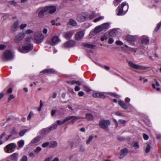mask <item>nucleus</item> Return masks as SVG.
<instances>
[{"label": "nucleus", "instance_id": "nucleus-1", "mask_svg": "<svg viewBox=\"0 0 161 161\" xmlns=\"http://www.w3.org/2000/svg\"><path fill=\"white\" fill-rule=\"evenodd\" d=\"M128 9V5L126 2H123L120 7H118L116 10L117 15H124L127 11Z\"/></svg>", "mask_w": 161, "mask_h": 161}, {"label": "nucleus", "instance_id": "nucleus-2", "mask_svg": "<svg viewBox=\"0 0 161 161\" xmlns=\"http://www.w3.org/2000/svg\"><path fill=\"white\" fill-rule=\"evenodd\" d=\"M33 48L32 45L28 43H25L22 46V48L19 47L18 48V50L21 53H26L31 51Z\"/></svg>", "mask_w": 161, "mask_h": 161}, {"label": "nucleus", "instance_id": "nucleus-3", "mask_svg": "<svg viewBox=\"0 0 161 161\" xmlns=\"http://www.w3.org/2000/svg\"><path fill=\"white\" fill-rule=\"evenodd\" d=\"M14 57V54L9 50H6L2 56V59L4 61L11 60Z\"/></svg>", "mask_w": 161, "mask_h": 161}, {"label": "nucleus", "instance_id": "nucleus-4", "mask_svg": "<svg viewBox=\"0 0 161 161\" xmlns=\"http://www.w3.org/2000/svg\"><path fill=\"white\" fill-rule=\"evenodd\" d=\"M34 37L35 40V42L36 44L40 43L43 41V36L41 31H37L35 32Z\"/></svg>", "mask_w": 161, "mask_h": 161}, {"label": "nucleus", "instance_id": "nucleus-5", "mask_svg": "<svg viewBox=\"0 0 161 161\" xmlns=\"http://www.w3.org/2000/svg\"><path fill=\"white\" fill-rule=\"evenodd\" d=\"M16 147V144L15 143H11L6 146L4 150L6 153H10L14 151Z\"/></svg>", "mask_w": 161, "mask_h": 161}, {"label": "nucleus", "instance_id": "nucleus-6", "mask_svg": "<svg viewBox=\"0 0 161 161\" xmlns=\"http://www.w3.org/2000/svg\"><path fill=\"white\" fill-rule=\"evenodd\" d=\"M88 19V13L87 12H83L79 14L76 19L80 22H83Z\"/></svg>", "mask_w": 161, "mask_h": 161}, {"label": "nucleus", "instance_id": "nucleus-7", "mask_svg": "<svg viewBox=\"0 0 161 161\" xmlns=\"http://www.w3.org/2000/svg\"><path fill=\"white\" fill-rule=\"evenodd\" d=\"M110 122L108 120H102L99 121V125L104 130H106L110 125Z\"/></svg>", "mask_w": 161, "mask_h": 161}, {"label": "nucleus", "instance_id": "nucleus-8", "mask_svg": "<svg viewBox=\"0 0 161 161\" xmlns=\"http://www.w3.org/2000/svg\"><path fill=\"white\" fill-rule=\"evenodd\" d=\"M25 33L24 32H22L21 33L18 34L15 36L14 40V42L16 43H19L23 39L25 36Z\"/></svg>", "mask_w": 161, "mask_h": 161}, {"label": "nucleus", "instance_id": "nucleus-9", "mask_svg": "<svg viewBox=\"0 0 161 161\" xmlns=\"http://www.w3.org/2000/svg\"><path fill=\"white\" fill-rule=\"evenodd\" d=\"M60 41L61 40L58 36H55L53 37L52 39V44L50 42H48L47 43L51 45H55L58 44Z\"/></svg>", "mask_w": 161, "mask_h": 161}, {"label": "nucleus", "instance_id": "nucleus-10", "mask_svg": "<svg viewBox=\"0 0 161 161\" xmlns=\"http://www.w3.org/2000/svg\"><path fill=\"white\" fill-rule=\"evenodd\" d=\"M56 10V7L53 6H48L45 8V11L51 14L55 12Z\"/></svg>", "mask_w": 161, "mask_h": 161}, {"label": "nucleus", "instance_id": "nucleus-11", "mask_svg": "<svg viewBox=\"0 0 161 161\" xmlns=\"http://www.w3.org/2000/svg\"><path fill=\"white\" fill-rule=\"evenodd\" d=\"M76 43L73 40H69L66 42L64 45L65 48L71 47L74 46Z\"/></svg>", "mask_w": 161, "mask_h": 161}, {"label": "nucleus", "instance_id": "nucleus-12", "mask_svg": "<svg viewBox=\"0 0 161 161\" xmlns=\"http://www.w3.org/2000/svg\"><path fill=\"white\" fill-rule=\"evenodd\" d=\"M128 152V149L127 148H125L121 149L120 151V155L119 157V158L122 159L123 158L127 155Z\"/></svg>", "mask_w": 161, "mask_h": 161}, {"label": "nucleus", "instance_id": "nucleus-13", "mask_svg": "<svg viewBox=\"0 0 161 161\" xmlns=\"http://www.w3.org/2000/svg\"><path fill=\"white\" fill-rule=\"evenodd\" d=\"M128 63L129 66L132 68L137 69H140L142 68L141 66L135 64L131 61H129Z\"/></svg>", "mask_w": 161, "mask_h": 161}, {"label": "nucleus", "instance_id": "nucleus-14", "mask_svg": "<svg viewBox=\"0 0 161 161\" xmlns=\"http://www.w3.org/2000/svg\"><path fill=\"white\" fill-rule=\"evenodd\" d=\"M126 39L132 45H134L135 44L134 41L135 40V38L134 36L129 35L126 36Z\"/></svg>", "mask_w": 161, "mask_h": 161}, {"label": "nucleus", "instance_id": "nucleus-15", "mask_svg": "<svg viewBox=\"0 0 161 161\" xmlns=\"http://www.w3.org/2000/svg\"><path fill=\"white\" fill-rule=\"evenodd\" d=\"M74 33L72 31L67 32L63 35V36L66 39H69L72 37Z\"/></svg>", "mask_w": 161, "mask_h": 161}, {"label": "nucleus", "instance_id": "nucleus-16", "mask_svg": "<svg viewBox=\"0 0 161 161\" xmlns=\"http://www.w3.org/2000/svg\"><path fill=\"white\" fill-rule=\"evenodd\" d=\"M84 35V32L83 31H81L77 32L75 36V39L79 40L82 38Z\"/></svg>", "mask_w": 161, "mask_h": 161}, {"label": "nucleus", "instance_id": "nucleus-17", "mask_svg": "<svg viewBox=\"0 0 161 161\" xmlns=\"http://www.w3.org/2000/svg\"><path fill=\"white\" fill-rule=\"evenodd\" d=\"M52 128L53 126H50L49 127L43 129L41 130L40 134L42 135L46 134L49 132L50 130H52Z\"/></svg>", "mask_w": 161, "mask_h": 161}, {"label": "nucleus", "instance_id": "nucleus-18", "mask_svg": "<svg viewBox=\"0 0 161 161\" xmlns=\"http://www.w3.org/2000/svg\"><path fill=\"white\" fill-rule=\"evenodd\" d=\"M110 25V23H109L106 22L101 25H100L103 31H106L109 28Z\"/></svg>", "mask_w": 161, "mask_h": 161}, {"label": "nucleus", "instance_id": "nucleus-19", "mask_svg": "<svg viewBox=\"0 0 161 161\" xmlns=\"http://www.w3.org/2000/svg\"><path fill=\"white\" fill-rule=\"evenodd\" d=\"M141 42L142 44H147L149 42V39L148 37L143 36L141 37Z\"/></svg>", "mask_w": 161, "mask_h": 161}, {"label": "nucleus", "instance_id": "nucleus-20", "mask_svg": "<svg viewBox=\"0 0 161 161\" xmlns=\"http://www.w3.org/2000/svg\"><path fill=\"white\" fill-rule=\"evenodd\" d=\"M92 95L95 97H99L103 98L105 97V96L104 95V94L103 93L101 92L94 93H93Z\"/></svg>", "mask_w": 161, "mask_h": 161}, {"label": "nucleus", "instance_id": "nucleus-21", "mask_svg": "<svg viewBox=\"0 0 161 161\" xmlns=\"http://www.w3.org/2000/svg\"><path fill=\"white\" fill-rule=\"evenodd\" d=\"M19 24V21H15L14 23V24L12 26V30L14 31L15 32L17 30L18 28V25Z\"/></svg>", "mask_w": 161, "mask_h": 161}, {"label": "nucleus", "instance_id": "nucleus-22", "mask_svg": "<svg viewBox=\"0 0 161 161\" xmlns=\"http://www.w3.org/2000/svg\"><path fill=\"white\" fill-rule=\"evenodd\" d=\"M82 45L84 46L91 49H96V46L93 44L84 43L82 44Z\"/></svg>", "mask_w": 161, "mask_h": 161}, {"label": "nucleus", "instance_id": "nucleus-23", "mask_svg": "<svg viewBox=\"0 0 161 161\" xmlns=\"http://www.w3.org/2000/svg\"><path fill=\"white\" fill-rule=\"evenodd\" d=\"M18 157V154L17 153H14L11 155L10 159L12 160L17 161Z\"/></svg>", "mask_w": 161, "mask_h": 161}, {"label": "nucleus", "instance_id": "nucleus-24", "mask_svg": "<svg viewBox=\"0 0 161 161\" xmlns=\"http://www.w3.org/2000/svg\"><path fill=\"white\" fill-rule=\"evenodd\" d=\"M55 72V70L53 69H45L40 72L41 73H52Z\"/></svg>", "mask_w": 161, "mask_h": 161}, {"label": "nucleus", "instance_id": "nucleus-25", "mask_svg": "<svg viewBox=\"0 0 161 161\" xmlns=\"http://www.w3.org/2000/svg\"><path fill=\"white\" fill-rule=\"evenodd\" d=\"M68 24L72 26H76L77 25V22L73 19H70Z\"/></svg>", "mask_w": 161, "mask_h": 161}, {"label": "nucleus", "instance_id": "nucleus-26", "mask_svg": "<svg viewBox=\"0 0 161 161\" xmlns=\"http://www.w3.org/2000/svg\"><path fill=\"white\" fill-rule=\"evenodd\" d=\"M103 31L100 25L96 27L94 29V32L96 33H98Z\"/></svg>", "mask_w": 161, "mask_h": 161}, {"label": "nucleus", "instance_id": "nucleus-27", "mask_svg": "<svg viewBox=\"0 0 161 161\" xmlns=\"http://www.w3.org/2000/svg\"><path fill=\"white\" fill-rule=\"evenodd\" d=\"M70 119V118H66L62 121H61L59 120H58L57 122V124L58 125H60L62 124H63L66 121L69 120Z\"/></svg>", "mask_w": 161, "mask_h": 161}, {"label": "nucleus", "instance_id": "nucleus-28", "mask_svg": "<svg viewBox=\"0 0 161 161\" xmlns=\"http://www.w3.org/2000/svg\"><path fill=\"white\" fill-rule=\"evenodd\" d=\"M57 145V142L56 141H52L49 143V147H50L54 148Z\"/></svg>", "mask_w": 161, "mask_h": 161}, {"label": "nucleus", "instance_id": "nucleus-29", "mask_svg": "<svg viewBox=\"0 0 161 161\" xmlns=\"http://www.w3.org/2000/svg\"><path fill=\"white\" fill-rule=\"evenodd\" d=\"M41 137L39 136H37L34 139H33L31 141V142L32 143L34 144L36 143L39 142L40 139H41Z\"/></svg>", "mask_w": 161, "mask_h": 161}, {"label": "nucleus", "instance_id": "nucleus-30", "mask_svg": "<svg viewBox=\"0 0 161 161\" xmlns=\"http://www.w3.org/2000/svg\"><path fill=\"white\" fill-rule=\"evenodd\" d=\"M86 119L88 120H92L94 117L92 114H86Z\"/></svg>", "mask_w": 161, "mask_h": 161}, {"label": "nucleus", "instance_id": "nucleus-31", "mask_svg": "<svg viewBox=\"0 0 161 161\" xmlns=\"http://www.w3.org/2000/svg\"><path fill=\"white\" fill-rule=\"evenodd\" d=\"M67 118H70V120L72 119L71 122L72 124H73L77 120L79 119V117H77L74 116H70L68 117Z\"/></svg>", "mask_w": 161, "mask_h": 161}, {"label": "nucleus", "instance_id": "nucleus-32", "mask_svg": "<svg viewBox=\"0 0 161 161\" xmlns=\"http://www.w3.org/2000/svg\"><path fill=\"white\" fill-rule=\"evenodd\" d=\"M116 32L117 31L115 29H113L110 31L109 34L110 36H114V35H115Z\"/></svg>", "mask_w": 161, "mask_h": 161}, {"label": "nucleus", "instance_id": "nucleus-33", "mask_svg": "<svg viewBox=\"0 0 161 161\" xmlns=\"http://www.w3.org/2000/svg\"><path fill=\"white\" fill-rule=\"evenodd\" d=\"M34 115L33 113L32 112H31L29 114L27 118V120H30L32 118Z\"/></svg>", "mask_w": 161, "mask_h": 161}, {"label": "nucleus", "instance_id": "nucleus-34", "mask_svg": "<svg viewBox=\"0 0 161 161\" xmlns=\"http://www.w3.org/2000/svg\"><path fill=\"white\" fill-rule=\"evenodd\" d=\"M95 17V13L94 12H93L91 14H88V18H89L90 19H92Z\"/></svg>", "mask_w": 161, "mask_h": 161}, {"label": "nucleus", "instance_id": "nucleus-35", "mask_svg": "<svg viewBox=\"0 0 161 161\" xmlns=\"http://www.w3.org/2000/svg\"><path fill=\"white\" fill-rule=\"evenodd\" d=\"M45 12H46L45 11V8H44V10H42L40 11L38 14L39 17H42L44 15V14Z\"/></svg>", "mask_w": 161, "mask_h": 161}, {"label": "nucleus", "instance_id": "nucleus-36", "mask_svg": "<svg viewBox=\"0 0 161 161\" xmlns=\"http://www.w3.org/2000/svg\"><path fill=\"white\" fill-rule=\"evenodd\" d=\"M146 144L147 146L145 149V152L146 153H147L149 152L151 149V147L149 144H148L147 143Z\"/></svg>", "mask_w": 161, "mask_h": 161}, {"label": "nucleus", "instance_id": "nucleus-37", "mask_svg": "<svg viewBox=\"0 0 161 161\" xmlns=\"http://www.w3.org/2000/svg\"><path fill=\"white\" fill-rule=\"evenodd\" d=\"M93 136L91 135V136H90L88 139L86 141V144H89L90 142H91V141H92V139H93Z\"/></svg>", "mask_w": 161, "mask_h": 161}, {"label": "nucleus", "instance_id": "nucleus-38", "mask_svg": "<svg viewBox=\"0 0 161 161\" xmlns=\"http://www.w3.org/2000/svg\"><path fill=\"white\" fill-rule=\"evenodd\" d=\"M104 17L103 16H100L93 20L94 22H96L98 21H100L102 19H104Z\"/></svg>", "mask_w": 161, "mask_h": 161}, {"label": "nucleus", "instance_id": "nucleus-39", "mask_svg": "<svg viewBox=\"0 0 161 161\" xmlns=\"http://www.w3.org/2000/svg\"><path fill=\"white\" fill-rule=\"evenodd\" d=\"M33 40V38L32 36L27 37L25 39V42H30Z\"/></svg>", "mask_w": 161, "mask_h": 161}, {"label": "nucleus", "instance_id": "nucleus-40", "mask_svg": "<svg viewBox=\"0 0 161 161\" xmlns=\"http://www.w3.org/2000/svg\"><path fill=\"white\" fill-rule=\"evenodd\" d=\"M27 131V130L26 129H24L22 130L19 133V135L20 136H23Z\"/></svg>", "mask_w": 161, "mask_h": 161}, {"label": "nucleus", "instance_id": "nucleus-41", "mask_svg": "<svg viewBox=\"0 0 161 161\" xmlns=\"http://www.w3.org/2000/svg\"><path fill=\"white\" fill-rule=\"evenodd\" d=\"M18 143L19 147H22L24 144V140H21L18 142Z\"/></svg>", "mask_w": 161, "mask_h": 161}, {"label": "nucleus", "instance_id": "nucleus-42", "mask_svg": "<svg viewBox=\"0 0 161 161\" xmlns=\"http://www.w3.org/2000/svg\"><path fill=\"white\" fill-rule=\"evenodd\" d=\"M42 150V148L39 147H38L35 150V152L36 153H38Z\"/></svg>", "mask_w": 161, "mask_h": 161}, {"label": "nucleus", "instance_id": "nucleus-43", "mask_svg": "<svg viewBox=\"0 0 161 161\" xmlns=\"http://www.w3.org/2000/svg\"><path fill=\"white\" fill-rule=\"evenodd\" d=\"M75 80H71L69 81H66V83L68 84L73 85L75 84Z\"/></svg>", "mask_w": 161, "mask_h": 161}, {"label": "nucleus", "instance_id": "nucleus-44", "mask_svg": "<svg viewBox=\"0 0 161 161\" xmlns=\"http://www.w3.org/2000/svg\"><path fill=\"white\" fill-rule=\"evenodd\" d=\"M27 25L26 24H22L19 26L20 29L21 30L23 29L26 27Z\"/></svg>", "mask_w": 161, "mask_h": 161}, {"label": "nucleus", "instance_id": "nucleus-45", "mask_svg": "<svg viewBox=\"0 0 161 161\" xmlns=\"http://www.w3.org/2000/svg\"><path fill=\"white\" fill-rule=\"evenodd\" d=\"M122 0H115V2H114V5L117 6Z\"/></svg>", "mask_w": 161, "mask_h": 161}, {"label": "nucleus", "instance_id": "nucleus-46", "mask_svg": "<svg viewBox=\"0 0 161 161\" xmlns=\"http://www.w3.org/2000/svg\"><path fill=\"white\" fill-rule=\"evenodd\" d=\"M161 26V21L157 25L155 29V31H157L158 30Z\"/></svg>", "mask_w": 161, "mask_h": 161}, {"label": "nucleus", "instance_id": "nucleus-47", "mask_svg": "<svg viewBox=\"0 0 161 161\" xmlns=\"http://www.w3.org/2000/svg\"><path fill=\"white\" fill-rule=\"evenodd\" d=\"M27 157L26 156H24L22 157L20 161H27Z\"/></svg>", "mask_w": 161, "mask_h": 161}, {"label": "nucleus", "instance_id": "nucleus-48", "mask_svg": "<svg viewBox=\"0 0 161 161\" xmlns=\"http://www.w3.org/2000/svg\"><path fill=\"white\" fill-rule=\"evenodd\" d=\"M84 90L87 92H89L91 91V90L89 87L86 86H83Z\"/></svg>", "mask_w": 161, "mask_h": 161}, {"label": "nucleus", "instance_id": "nucleus-49", "mask_svg": "<svg viewBox=\"0 0 161 161\" xmlns=\"http://www.w3.org/2000/svg\"><path fill=\"white\" fill-rule=\"evenodd\" d=\"M34 32L32 30L30 29H28L26 31L25 34H30L31 33H32Z\"/></svg>", "mask_w": 161, "mask_h": 161}, {"label": "nucleus", "instance_id": "nucleus-50", "mask_svg": "<svg viewBox=\"0 0 161 161\" xmlns=\"http://www.w3.org/2000/svg\"><path fill=\"white\" fill-rule=\"evenodd\" d=\"M133 146L135 149H137L139 147V145L137 142H136L134 144Z\"/></svg>", "mask_w": 161, "mask_h": 161}, {"label": "nucleus", "instance_id": "nucleus-51", "mask_svg": "<svg viewBox=\"0 0 161 161\" xmlns=\"http://www.w3.org/2000/svg\"><path fill=\"white\" fill-rule=\"evenodd\" d=\"M115 43L117 45L119 46L122 45L123 44L122 42L120 41H117Z\"/></svg>", "mask_w": 161, "mask_h": 161}, {"label": "nucleus", "instance_id": "nucleus-52", "mask_svg": "<svg viewBox=\"0 0 161 161\" xmlns=\"http://www.w3.org/2000/svg\"><path fill=\"white\" fill-rule=\"evenodd\" d=\"M11 133L12 135H16L17 132L15 128H14L11 130Z\"/></svg>", "mask_w": 161, "mask_h": 161}, {"label": "nucleus", "instance_id": "nucleus-53", "mask_svg": "<svg viewBox=\"0 0 161 161\" xmlns=\"http://www.w3.org/2000/svg\"><path fill=\"white\" fill-rule=\"evenodd\" d=\"M42 106H43V104H42V101L41 100L40 101V107L38 109V111H41L42 108Z\"/></svg>", "mask_w": 161, "mask_h": 161}, {"label": "nucleus", "instance_id": "nucleus-54", "mask_svg": "<svg viewBox=\"0 0 161 161\" xmlns=\"http://www.w3.org/2000/svg\"><path fill=\"white\" fill-rule=\"evenodd\" d=\"M48 145H49V142H46L42 144V146L43 147H47Z\"/></svg>", "mask_w": 161, "mask_h": 161}, {"label": "nucleus", "instance_id": "nucleus-55", "mask_svg": "<svg viewBox=\"0 0 161 161\" xmlns=\"http://www.w3.org/2000/svg\"><path fill=\"white\" fill-rule=\"evenodd\" d=\"M121 107L124 109H127L128 108V107L126 104L124 103Z\"/></svg>", "mask_w": 161, "mask_h": 161}, {"label": "nucleus", "instance_id": "nucleus-56", "mask_svg": "<svg viewBox=\"0 0 161 161\" xmlns=\"http://www.w3.org/2000/svg\"><path fill=\"white\" fill-rule=\"evenodd\" d=\"M108 39L107 36H104L101 38V40L102 41H103L104 40H107Z\"/></svg>", "mask_w": 161, "mask_h": 161}, {"label": "nucleus", "instance_id": "nucleus-57", "mask_svg": "<svg viewBox=\"0 0 161 161\" xmlns=\"http://www.w3.org/2000/svg\"><path fill=\"white\" fill-rule=\"evenodd\" d=\"M143 137L145 140H147L149 138L148 136L145 134H143Z\"/></svg>", "mask_w": 161, "mask_h": 161}, {"label": "nucleus", "instance_id": "nucleus-58", "mask_svg": "<svg viewBox=\"0 0 161 161\" xmlns=\"http://www.w3.org/2000/svg\"><path fill=\"white\" fill-rule=\"evenodd\" d=\"M14 97L15 96H14L13 95L11 94L8 97V100L9 101L11 99L14 98Z\"/></svg>", "mask_w": 161, "mask_h": 161}, {"label": "nucleus", "instance_id": "nucleus-59", "mask_svg": "<svg viewBox=\"0 0 161 161\" xmlns=\"http://www.w3.org/2000/svg\"><path fill=\"white\" fill-rule=\"evenodd\" d=\"M57 95V93L56 92H54V93H53V96L50 97V98H51L53 99L55 98L56 97Z\"/></svg>", "mask_w": 161, "mask_h": 161}, {"label": "nucleus", "instance_id": "nucleus-60", "mask_svg": "<svg viewBox=\"0 0 161 161\" xmlns=\"http://www.w3.org/2000/svg\"><path fill=\"white\" fill-rule=\"evenodd\" d=\"M6 46L4 45H2V44L0 45V50H2L4 49H5L6 48Z\"/></svg>", "mask_w": 161, "mask_h": 161}, {"label": "nucleus", "instance_id": "nucleus-61", "mask_svg": "<svg viewBox=\"0 0 161 161\" xmlns=\"http://www.w3.org/2000/svg\"><path fill=\"white\" fill-rule=\"evenodd\" d=\"M119 105L121 107L123 104L124 103V102L122 100H120L118 101Z\"/></svg>", "mask_w": 161, "mask_h": 161}, {"label": "nucleus", "instance_id": "nucleus-62", "mask_svg": "<svg viewBox=\"0 0 161 161\" xmlns=\"http://www.w3.org/2000/svg\"><path fill=\"white\" fill-rule=\"evenodd\" d=\"M10 3L13 5L14 6H15L17 4V3L16 2H15L14 1H12L10 2Z\"/></svg>", "mask_w": 161, "mask_h": 161}, {"label": "nucleus", "instance_id": "nucleus-63", "mask_svg": "<svg viewBox=\"0 0 161 161\" xmlns=\"http://www.w3.org/2000/svg\"><path fill=\"white\" fill-rule=\"evenodd\" d=\"M114 40L112 38H109L108 40V43L109 44H112L113 43Z\"/></svg>", "mask_w": 161, "mask_h": 161}, {"label": "nucleus", "instance_id": "nucleus-64", "mask_svg": "<svg viewBox=\"0 0 161 161\" xmlns=\"http://www.w3.org/2000/svg\"><path fill=\"white\" fill-rule=\"evenodd\" d=\"M119 122L122 124H124L126 122V121L123 119H120L119 120Z\"/></svg>", "mask_w": 161, "mask_h": 161}]
</instances>
